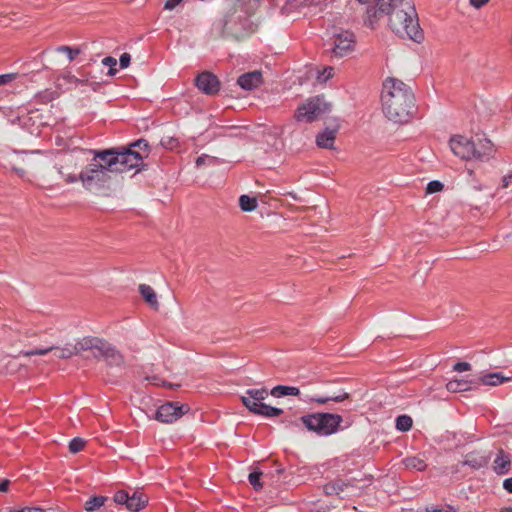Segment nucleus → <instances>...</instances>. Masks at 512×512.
<instances>
[{"mask_svg": "<svg viewBox=\"0 0 512 512\" xmlns=\"http://www.w3.org/2000/svg\"><path fill=\"white\" fill-rule=\"evenodd\" d=\"M10 481L8 479H4L0 482V492H7L9 489Z\"/></svg>", "mask_w": 512, "mask_h": 512, "instance_id": "53", "label": "nucleus"}, {"mask_svg": "<svg viewBox=\"0 0 512 512\" xmlns=\"http://www.w3.org/2000/svg\"><path fill=\"white\" fill-rule=\"evenodd\" d=\"M302 424L319 436H330L339 431L343 422L340 414L316 412L300 417Z\"/></svg>", "mask_w": 512, "mask_h": 512, "instance_id": "5", "label": "nucleus"}, {"mask_svg": "<svg viewBox=\"0 0 512 512\" xmlns=\"http://www.w3.org/2000/svg\"><path fill=\"white\" fill-rule=\"evenodd\" d=\"M126 148H130L131 150H133L132 148H138V152L143 156V159L149 154V144L145 139H138L129 144Z\"/></svg>", "mask_w": 512, "mask_h": 512, "instance_id": "33", "label": "nucleus"}, {"mask_svg": "<svg viewBox=\"0 0 512 512\" xmlns=\"http://www.w3.org/2000/svg\"><path fill=\"white\" fill-rule=\"evenodd\" d=\"M189 409L187 404L166 402L156 410L155 419L162 423H173L187 413Z\"/></svg>", "mask_w": 512, "mask_h": 512, "instance_id": "10", "label": "nucleus"}, {"mask_svg": "<svg viewBox=\"0 0 512 512\" xmlns=\"http://www.w3.org/2000/svg\"><path fill=\"white\" fill-rule=\"evenodd\" d=\"M331 111V104L325 101L324 96H315L299 106L294 114L298 122L312 123Z\"/></svg>", "mask_w": 512, "mask_h": 512, "instance_id": "7", "label": "nucleus"}, {"mask_svg": "<svg viewBox=\"0 0 512 512\" xmlns=\"http://www.w3.org/2000/svg\"><path fill=\"white\" fill-rule=\"evenodd\" d=\"M52 351H55V355L57 358L59 359H69L71 358L73 355L77 354L76 353V350H75V347L73 348H70V347H56V346H49V347H46V348H36V349H33V350H28V351H21L20 352V355H23L25 357H30V356H42V355H46Z\"/></svg>", "mask_w": 512, "mask_h": 512, "instance_id": "14", "label": "nucleus"}, {"mask_svg": "<svg viewBox=\"0 0 512 512\" xmlns=\"http://www.w3.org/2000/svg\"><path fill=\"white\" fill-rule=\"evenodd\" d=\"M255 31L254 25L248 18L243 20L239 19V23L234 16L227 17L222 26V36L232 37L236 40H241Z\"/></svg>", "mask_w": 512, "mask_h": 512, "instance_id": "8", "label": "nucleus"}, {"mask_svg": "<svg viewBox=\"0 0 512 512\" xmlns=\"http://www.w3.org/2000/svg\"><path fill=\"white\" fill-rule=\"evenodd\" d=\"M131 56L129 53H123L119 59V65L122 69L127 68L130 65Z\"/></svg>", "mask_w": 512, "mask_h": 512, "instance_id": "45", "label": "nucleus"}, {"mask_svg": "<svg viewBox=\"0 0 512 512\" xmlns=\"http://www.w3.org/2000/svg\"><path fill=\"white\" fill-rule=\"evenodd\" d=\"M500 512H512V507L503 508Z\"/></svg>", "mask_w": 512, "mask_h": 512, "instance_id": "55", "label": "nucleus"}, {"mask_svg": "<svg viewBox=\"0 0 512 512\" xmlns=\"http://www.w3.org/2000/svg\"><path fill=\"white\" fill-rule=\"evenodd\" d=\"M79 180V175H74V174H68L65 178V181L67 183H75Z\"/></svg>", "mask_w": 512, "mask_h": 512, "instance_id": "54", "label": "nucleus"}, {"mask_svg": "<svg viewBox=\"0 0 512 512\" xmlns=\"http://www.w3.org/2000/svg\"><path fill=\"white\" fill-rule=\"evenodd\" d=\"M348 399H350V394L347 392H342V393H339L336 395H331V396L316 395V396L311 397L309 399V401L312 403L319 404V405H324L330 401L340 403V402H343Z\"/></svg>", "mask_w": 512, "mask_h": 512, "instance_id": "20", "label": "nucleus"}, {"mask_svg": "<svg viewBox=\"0 0 512 512\" xmlns=\"http://www.w3.org/2000/svg\"><path fill=\"white\" fill-rule=\"evenodd\" d=\"M99 338L97 337H86L75 344L76 353L86 350H94Z\"/></svg>", "mask_w": 512, "mask_h": 512, "instance_id": "30", "label": "nucleus"}, {"mask_svg": "<svg viewBox=\"0 0 512 512\" xmlns=\"http://www.w3.org/2000/svg\"><path fill=\"white\" fill-rule=\"evenodd\" d=\"M110 343H108L107 341L103 340V339H100L98 340L97 344H96V347L94 348L93 351V355L95 357H102L104 356L107 348L109 347Z\"/></svg>", "mask_w": 512, "mask_h": 512, "instance_id": "38", "label": "nucleus"}, {"mask_svg": "<svg viewBox=\"0 0 512 512\" xmlns=\"http://www.w3.org/2000/svg\"><path fill=\"white\" fill-rule=\"evenodd\" d=\"M333 76V68L327 67L325 68L321 74L318 75V79L321 81H327Z\"/></svg>", "mask_w": 512, "mask_h": 512, "instance_id": "46", "label": "nucleus"}, {"mask_svg": "<svg viewBox=\"0 0 512 512\" xmlns=\"http://www.w3.org/2000/svg\"><path fill=\"white\" fill-rule=\"evenodd\" d=\"M262 475L263 473L261 471H253L248 475V481L256 491L263 489V482H261Z\"/></svg>", "mask_w": 512, "mask_h": 512, "instance_id": "35", "label": "nucleus"}, {"mask_svg": "<svg viewBox=\"0 0 512 512\" xmlns=\"http://www.w3.org/2000/svg\"><path fill=\"white\" fill-rule=\"evenodd\" d=\"M493 471L497 475L508 474L511 469V458L510 455L500 448L496 454L492 466Z\"/></svg>", "mask_w": 512, "mask_h": 512, "instance_id": "17", "label": "nucleus"}, {"mask_svg": "<svg viewBox=\"0 0 512 512\" xmlns=\"http://www.w3.org/2000/svg\"><path fill=\"white\" fill-rule=\"evenodd\" d=\"M54 98H55V92L47 89V90L37 93L34 96L33 101L36 104H48L49 102L54 100Z\"/></svg>", "mask_w": 512, "mask_h": 512, "instance_id": "31", "label": "nucleus"}, {"mask_svg": "<svg viewBox=\"0 0 512 512\" xmlns=\"http://www.w3.org/2000/svg\"><path fill=\"white\" fill-rule=\"evenodd\" d=\"M271 394L274 397L298 396L300 390L294 386L277 385L269 392L267 388L248 389L245 395L241 396L242 404L253 414L265 418H274L281 416L284 411L280 408L273 407L263 403V401Z\"/></svg>", "mask_w": 512, "mask_h": 512, "instance_id": "3", "label": "nucleus"}, {"mask_svg": "<svg viewBox=\"0 0 512 512\" xmlns=\"http://www.w3.org/2000/svg\"><path fill=\"white\" fill-rule=\"evenodd\" d=\"M261 83L262 74L259 71L244 73L241 76H239L237 80V84L245 90L255 89L259 87Z\"/></svg>", "mask_w": 512, "mask_h": 512, "instance_id": "18", "label": "nucleus"}, {"mask_svg": "<svg viewBox=\"0 0 512 512\" xmlns=\"http://www.w3.org/2000/svg\"><path fill=\"white\" fill-rule=\"evenodd\" d=\"M474 140L476 160H488L495 152L494 144L487 138L476 137Z\"/></svg>", "mask_w": 512, "mask_h": 512, "instance_id": "16", "label": "nucleus"}, {"mask_svg": "<svg viewBox=\"0 0 512 512\" xmlns=\"http://www.w3.org/2000/svg\"><path fill=\"white\" fill-rule=\"evenodd\" d=\"M488 2H489V0H470L471 6H473L476 9L483 7Z\"/></svg>", "mask_w": 512, "mask_h": 512, "instance_id": "49", "label": "nucleus"}, {"mask_svg": "<svg viewBox=\"0 0 512 512\" xmlns=\"http://www.w3.org/2000/svg\"><path fill=\"white\" fill-rule=\"evenodd\" d=\"M196 87L206 95H215L220 90V81L218 77L209 71L198 74L195 78Z\"/></svg>", "mask_w": 512, "mask_h": 512, "instance_id": "13", "label": "nucleus"}, {"mask_svg": "<svg viewBox=\"0 0 512 512\" xmlns=\"http://www.w3.org/2000/svg\"><path fill=\"white\" fill-rule=\"evenodd\" d=\"M357 1H358L359 3H361V4H365V3H367L369 0H357Z\"/></svg>", "mask_w": 512, "mask_h": 512, "instance_id": "56", "label": "nucleus"}, {"mask_svg": "<svg viewBox=\"0 0 512 512\" xmlns=\"http://www.w3.org/2000/svg\"><path fill=\"white\" fill-rule=\"evenodd\" d=\"M162 147L168 150H174L179 147V140L175 137L166 136L160 141Z\"/></svg>", "mask_w": 512, "mask_h": 512, "instance_id": "37", "label": "nucleus"}, {"mask_svg": "<svg viewBox=\"0 0 512 512\" xmlns=\"http://www.w3.org/2000/svg\"><path fill=\"white\" fill-rule=\"evenodd\" d=\"M355 479L344 481L342 479H335L334 481L328 482L323 486V491L327 496L339 495L348 486H353Z\"/></svg>", "mask_w": 512, "mask_h": 512, "instance_id": "19", "label": "nucleus"}, {"mask_svg": "<svg viewBox=\"0 0 512 512\" xmlns=\"http://www.w3.org/2000/svg\"><path fill=\"white\" fill-rule=\"evenodd\" d=\"M339 128L340 125L335 121L334 124L326 127L322 132L318 133L316 136L317 146L324 149H332L334 147Z\"/></svg>", "mask_w": 512, "mask_h": 512, "instance_id": "15", "label": "nucleus"}, {"mask_svg": "<svg viewBox=\"0 0 512 512\" xmlns=\"http://www.w3.org/2000/svg\"><path fill=\"white\" fill-rule=\"evenodd\" d=\"M412 418L408 415H400L396 418V428L399 431L406 432L412 427Z\"/></svg>", "mask_w": 512, "mask_h": 512, "instance_id": "32", "label": "nucleus"}, {"mask_svg": "<svg viewBox=\"0 0 512 512\" xmlns=\"http://www.w3.org/2000/svg\"><path fill=\"white\" fill-rule=\"evenodd\" d=\"M503 488L508 492L512 493V477L507 478L503 481Z\"/></svg>", "mask_w": 512, "mask_h": 512, "instance_id": "50", "label": "nucleus"}, {"mask_svg": "<svg viewBox=\"0 0 512 512\" xmlns=\"http://www.w3.org/2000/svg\"><path fill=\"white\" fill-rule=\"evenodd\" d=\"M257 199L249 195H241L239 198V206L244 212H251L257 208Z\"/></svg>", "mask_w": 512, "mask_h": 512, "instance_id": "29", "label": "nucleus"}, {"mask_svg": "<svg viewBox=\"0 0 512 512\" xmlns=\"http://www.w3.org/2000/svg\"><path fill=\"white\" fill-rule=\"evenodd\" d=\"M443 187H444V185L440 181H437V180L430 181L427 184L426 193L432 194V193L439 192L443 189Z\"/></svg>", "mask_w": 512, "mask_h": 512, "instance_id": "41", "label": "nucleus"}, {"mask_svg": "<svg viewBox=\"0 0 512 512\" xmlns=\"http://www.w3.org/2000/svg\"><path fill=\"white\" fill-rule=\"evenodd\" d=\"M15 73H8L0 75V86L6 85L16 79Z\"/></svg>", "mask_w": 512, "mask_h": 512, "instance_id": "43", "label": "nucleus"}, {"mask_svg": "<svg viewBox=\"0 0 512 512\" xmlns=\"http://www.w3.org/2000/svg\"><path fill=\"white\" fill-rule=\"evenodd\" d=\"M471 383H472L471 381H468L465 379H454V380H450L446 384V389L452 393L464 392V391L470 390Z\"/></svg>", "mask_w": 512, "mask_h": 512, "instance_id": "23", "label": "nucleus"}, {"mask_svg": "<svg viewBox=\"0 0 512 512\" xmlns=\"http://www.w3.org/2000/svg\"><path fill=\"white\" fill-rule=\"evenodd\" d=\"M184 0H166L164 4L165 10H173L176 8L179 4L183 3Z\"/></svg>", "mask_w": 512, "mask_h": 512, "instance_id": "47", "label": "nucleus"}, {"mask_svg": "<svg viewBox=\"0 0 512 512\" xmlns=\"http://www.w3.org/2000/svg\"><path fill=\"white\" fill-rule=\"evenodd\" d=\"M139 292L150 306L158 307L157 296L151 286L141 284L139 285Z\"/></svg>", "mask_w": 512, "mask_h": 512, "instance_id": "25", "label": "nucleus"}, {"mask_svg": "<svg viewBox=\"0 0 512 512\" xmlns=\"http://www.w3.org/2000/svg\"><path fill=\"white\" fill-rule=\"evenodd\" d=\"M453 153L463 160H471L475 157L474 140L464 136H457L450 140Z\"/></svg>", "mask_w": 512, "mask_h": 512, "instance_id": "11", "label": "nucleus"}, {"mask_svg": "<svg viewBox=\"0 0 512 512\" xmlns=\"http://www.w3.org/2000/svg\"><path fill=\"white\" fill-rule=\"evenodd\" d=\"M94 154L92 161H96L108 173H123L143 166V156L130 148L91 150Z\"/></svg>", "mask_w": 512, "mask_h": 512, "instance_id": "4", "label": "nucleus"}, {"mask_svg": "<svg viewBox=\"0 0 512 512\" xmlns=\"http://www.w3.org/2000/svg\"><path fill=\"white\" fill-rule=\"evenodd\" d=\"M16 512H45V510L42 508H38V507H27V508L18 510Z\"/></svg>", "mask_w": 512, "mask_h": 512, "instance_id": "52", "label": "nucleus"}, {"mask_svg": "<svg viewBox=\"0 0 512 512\" xmlns=\"http://www.w3.org/2000/svg\"><path fill=\"white\" fill-rule=\"evenodd\" d=\"M512 182V174H508L503 176L502 178V187L507 188Z\"/></svg>", "mask_w": 512, "mask_h": 512, "instance_id": "51", "label": "nucleus"}, {"mask_svg": "<svg viewBox=\"0 0 512 512\" xmlns=\"http://www.w3.org/2000/svg\"><path fill=\"white\" fill-rule=\"evenodd\" d=\"M3 167L5 169H10L11 171L15 172L21 179H28L27 171L21 167H18L12 163H9V165H4Z\"/></svg>", "mask_w": 512, "mask_h": 512, "instance_id": "42", "label": "nucleus"}, {"mask_svg": "<svg viewBox=\"0 0 512 512\" xmlns=\"http://www.w3.org/2000/svg\"><path fill=\"white\" fill-rule=\"evenodd\" d=\"M355 45V36L350 31H341L334 36V46L332 49L336 57H344L353 51Z\"/></svg>", "mask_w": 512, "mask_h": 512, "instance_id": "12", "label": "nucleus"}, {"mask_svg": "<svg viewBox=\"0 0 512 512\" xmlns=\"http://www.w3.org/2000/svg\"><path fill=\"white\" fill-rule=\"evenodd\" d=\"M508 378L504 377L501 373H489L481 377V381L485 385L496 386L507 381Z\"/></svg>", "mask_w": 512, "mask_h": 512, "instance_id": "28", "label": "nucleus"}, {"mask_svg": "<svg viewBox=\"0 0 512 512\" xmlns=\"http://www.w3.org/2000/svg\"><path fill=\"white\" fill-rule=\"evenodd\" d=\"M107 500H108V497H106V496H93L85 502L84 508L88 512L98 510L102 506H104V504L106 503Z\"/></svg>", "mask_w": 512, "mask_h": 512, "instance_id": "26", "label": "nucleus"}, {"mask_svg": "<svg viewBox=\"0 0 512 512\" xmlns=\"http://www.w3.org/2000/svg\"><path fill=\"white\" fill-rule=\"evenodd\" d=\"M103 358L105 359L107 364L110 365V366H120L123 363V356L111 344L107 348Z\"/></svg>", "mask_w": 512, "mask_h": 512, "instance_id": "21", "label": "nucleus"}, {"mask_svg": "<svg viewBox=\"0 0 512 512\" xmlns=\"http://www.w3.org/2000/svg\"><path fill=\"white\" fill-rule=\"evenodd\" d=\"M452 510H453V507L448 505V506L442 507V508H438V507L426 508L425 512H450Z\"/></svg>", "mask_w": 512, "mask_h": 512, "instance_id": "48", "label": "nucleus"}, {"mask_svg": "<svg viewBox=\"0 0 512 512\" xmlns=\"http://www.w3.org/2000/svg\"><path fill=\"white\" fill-rule=\"evenodd\" d=\"M79 181L83 187L91 192H101L111 188L112 178L110 173L102 169L96 161H91L79 173Z\"/></svg>", "mask_w": 512, "mask_h": 512, "instance_id": "6", "label": "nucleus"}, {"mask_svg": "<svg viewBox=\"0 0 512 512\" xmlns=\"http://www.w3.org/2000/svg\"><path fill=\"white\" fill-rule=\"evenodd\" d=\"M58 52H63V53H66L67 56H68V59L70 61H73L75 59V57L80 54V49L78 48H72L70 46H59L57 49H56Z\"/></svg>", "mask_w": 512, "mask_h": 512, "instance_id": "40", "label": "nucleus"}, {"mask_svg": "<svg viewBox=\"0 0 512 512\" xmlns=\"http://www.w3.org/2000/svg\"><path fill=\"white\" fill-rule=\"evenodd\" d=\"M381 101L384 114L394 123H408L417 111L411 87L396 78L383 82Z\"/></svg>", "mask_w": 512, "mask_h": 512, "instance_id": "1", "label": "nucleus"}, {"mask_svg": "<svg viewBox=\"0 0 512 512\" xmlns=\"http://www.w3.org/2000/svg\"><path fill=\"white\" fill-rule=\"evenodd\" d=\"M59 173H60L61 175H63L62 167L59 169Z\"/></svg>", "mask_w": 512, "mask_h": 512, "instance_id": "58", "label": "nucleus"}, {"mask_svg": "<svg viewBox=\"0 0 512 512\" xmlns=\"http://www.w3.org/2000/svg\"><path fill=\"white\" fill-rule=\"evenodd\" d=\"M377 5L388 16L389 27L399 37L416 43L424 40V32L412 0H377Z\"/></svg>", "mask_w": 512, "mask_h": 512, "instance_id": "2", "label": "nucleus"}, {"mask_svg": "<svg viewBox=\"0 0 512 512\" xmlns=\"http://www.w3.org/2000/svg\"><path fill=\"white\" fill-rule=\"evenodd\" d=\"M403 463L406 468L416 470V471H424L427 468L426 462L416 456L407 457L403 460Z\"/></svg>", "mask_w": 512, "mask_h": 512, "instance_id": "27", "label": "nucleus"}, {"mask_svg": "<svg viewBox=\"0 0 512 512\" xmlns=\"http://www.w3.org/2000/svg\"><path fill=\"white\" fill-rule=\"evenodd\" d=\"M470 369H471V365L468 362H457L453 366V370L456 372L469 371Z\"/></svg>", "mask_w": 512, "mask_h": 512, "instance_id": "44", "label": "nucleus"}, {"mask_svg": "<svg viewBox=\"0 0 512 512\" xmlns=\"http://www.w3.org/2000/svg\"><path fill=\"white\" fill-rule=\"evenodd\" d=\"M281 422H282V423H286V422H287V423H289V424L291 423L290 421H287L286 419H282V420H281Z\"/></svg>", "mask_w": 512, "mask_h": 512, "instance_id": "57", "label": "nucleus"}, {"mask_svg": "<svg viewBox=\"0 0 512 512\" xmlns=\"http://www.w3.org/2000/svg\"><path fill=\"white\" fill-rule=\"evenodd\" d=\"M102 64L104 66H108L109 67V70H108V75L109 76H114L117 73V69H116L117 60L114 57H112V56L105 57L102 60Z\"/></svg>", "mask_w": 512, "mask_h": 512, "instance_id": "39", "label": "nucleus"}, {"mask_svg": "<svg viewBox=\"0 0 512 512\" xmlns=\"http://www.w3.org/2000/svg\"><path fill=\"white\" fill-rule=\"evenodd\" d=\"M116 504L125 505L131 512H139L148 504V497L140 491H134L131 495L125 490H119L114 494Z\"/></svg>", "mask_w": 512, "mask_h": 512, "instance_id": "9", "label": "nucleus"}, {"mask_svg": "<svg viewBox=\"0 0 512 512\" xmlns=\"http://www.w3.org/2000/svg\"><path fill=\"white\" fill-rule=\"evenodd\" d=\"M488 462L489 459L487 457L472 453L467 455V458L465 459L463 464L473 469H481L487 466Z\"/></svg>", "mask_w": 512, "mask_h": 512, "instance_id": "24", "label": "nucleus"}, {"mask_svg": "<svg viewBox=\"0 0 512 512\" xmlns=\"http://www.w3.org/2000/svg\"><path fill=\"white\" fill-rule=\"evenodd\" d=\"M85 440L80 437H75L69 442V451L71 453H78L85 447Z\"/></svg>", "mask_w": 512, "mask_h": 512, "instance_id": "36", "label": "nucleus"}, {"mask_svg": "<svg viewBox=\"0 0 512 512\" xmlns=\"http://www.w3.org/2000/svg\"><path fill=\"white\" fill-rule=\"evenodd\" d=\"M384 15L385 12H382L377 4L375 6L368 7L366 12L365 25L373 29L378 19Z\"/></svg>", "mask_w": 512, "mask_h": 512, "instance_id": "22", "label": "nucleus"}, {"mask_svg": "<svg viewBox=\"0 0 512 512\" xmlns=\"http://www.w3.org/2000/svg\"><path fill=\"white\" fill-rule=\"evenodd\" d=\"M196 166L201 167L203 165H218L221 163L220 159L207 154H202L196 159Z\"/></svg>", "mask_w": 512, "mask_h": 512, "instance_id": "34", "label": "nucleus"}]
</instances>
